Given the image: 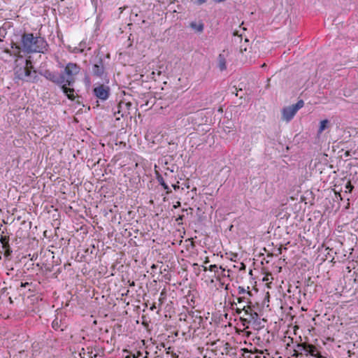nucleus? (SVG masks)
Here are the masks:
<instances>
[{
	"label": "nucleus",
	"mask_w": 358,
	"mask_h": 358,
	"mask_svg": "<svg viewBox=\"0 0 358 358\" xmlns=\"http://www.w3.org/2000/svg\"><path fill=\"white\" fill-rule=\"evenodd\" d=\"M22 50L26 53H44L48 48V44L44 38L34 36L32 33H24L21 37Z\"/></svg>",
	"instance_id": "nucleus-1"
},
{
	"label": "nucleus",
	"mask_w": 358,
	"mask_h": 358,
	"mask_svg": "<svg viewBox=\"0 0 358 358\" xmlns=\"http://www.w3.org/2000/svg\"><path fill=\"white\" fill-rule=\"evenodd\" d=\"M14 80L15 82L19 80L27 83H35L38 80L36 71H33L27 67H22V66L15 65L14 69Z\"/></svg>",
	"instance_id": "nucleus-2"
},
{
	"label": "nucleus",
	"mask_w": 358,
	"mask_h": 358,
	"mask_svg": "<svg viewBox=\"0 0 358 358\" xmlns=\"http://www.w3.org/2000/svg\"><path fill=\"white\" fill-rule=\"evenodd\" d=\"M80 69V66L77 64L69 62L61 72L64 83L69 86H73L76 83V76L79 74Z\"/></svg>",
	"instance_id": "nucleus-3"
},
{
	"label": "nucleus",
	"mask_w": 358,
	"mask_h": 358,
	"mask_svg": "<svg viewBox=\"0 0 358 358\" xmlns=\"http://www.w3.org/2000/svg\"><path fill=\"white\" fill-rule=\"evenodd\" d=\"M304 106L303 100H299L296 103L285 107L282 110V118L286 122H289L296 112Z\"/></svg>",
	"instance_id": "nucleus-4"
},
{
	"label": "nucleus",
	"mask_w": 358,
	"mask_h": 358,
	"mask_svg": "<svg viewBox=\"0 0 358 358\" xmlns=\"http://www.w3.org/2000/svg\"><path fill=\"white\" fill-rule=\"evenodd\" d=\"M296 348H297L296 350H298V351L303 352L306 356L310 355L312 357H315V358H324L323 356H322L320 354L317 348L315 345H313V344L306 343V342L299 343L296 345Z\"/></svg>",
	"instance_id": "nucleus-5"
},
{
	"label": "nucleus",
	"mask_w": 358,
	"mask_h": 358,
	"mask_svg": "<svg viewBox=\"0 0 358 358\" xmlns=\"http://www.w3.org/2000/svg\"><path fill=\"white\" fill-rule=\"evenodd\" d=\"M40 74L45 78L47 80L52 82L53 83L61 86L64 83V80L60 74H58L57 72L51 71L50 70H45L43 71H41Z\"/></svg>",
	"instance_id": "nucleus-6"
},
{
	"label": "nucleus",
	"mask_w": 358,
	"mask_h": 358,
	"mask_svg": "<svg viewBox=\"0 0 358 358\" xmlns=\"http://www.w3.org/2000/svg\"><path fill=\"white\" fill-rule=\"evenodd\" d=\"M94 94L99 99L106 101L109 97L110 88L103 85H99L93 90Z\"/></svg>",
	"instance_id": "nucleus-7"
},
{
	"label": "nucleus",
	"mask_w": 358,
	"mask_h": 358,
	"mask_svg": "<svg viewBox=\"0 0 358 358\" xmlns=\"http://www.w3.org/2000/svg\"><path fill=\"white\" fill-rule=\"evenodd\" d=\"M92 71L94 76L101 78L104 73L103 62L101 57L96 59L94 64L92 66Z\"/></svg>",
	"instance_id": "nucleus-8"
},
{
	"label": "nucleus",
	"mask_w": 358,
	"mask_h": 358,
	"mask_svg": "<svg viewBox=\"0 0 358 358\" xmlns=\"http://www.w3.org/2000/svg\"><path fill=\"white\" fill-rule=\"evenodd\" d=\"M61 89L64 94L68 97L70 100H74L75 96H74V89L70 87L69 85H66V83H63L61 86Z\"/></svg>",
	"instance_id": "nucleus-9"
},
{
	"label": "nucleus",
	"mask_w": 358,
	"mask_h": 358,
	"mask_svg": "<svg viewBox=\"0 0 358 358\" xmlns=\"http://www.w3.org/2000/svg\"><path fill=\"white\" fill-rule=\"evenodd\" d=\"M131 106L130 102H120L117 105V110L114 111V115L116 116L117 115H120V117H124V114L122 111L124 108L129 109V108Z\"/></svg>",
	"instance_id": "nucleus-10"
},
{
	"label": "nucleus",
	"mask_w": 358,
	"mask_h": 358,
	"mask_svg": "<svg viewBox=\"0 0 358 358\" xmlns=\"http://www.w3.org/2000/svg\"><path fill=\"white\" fill-rule=\"evenodd\" d=\"M157 178L158 182L166 190V194H170L171 192V190L170 187L168 186V185L165 182L163 177L160 174L157 173V178Z\"/></svg>",
	"instance_id": "nucleus-11"
},
{
	"label": "nucleus",
	"mask_w": 358,
	"mask_h": 358,
	"mask_svg": "<svg viewBox=\"0 0 358 358\" xmlns=\"http://www.w3.org/2000/svg\"><path fill=\"white\" fill-rule=\"evenodd\" d=\"M218 66L221 71L227 69L226 60L223 55L220 54L218 57Z\"/></svg>",
	"instance_id": "nucleus-12"
},
{
	"label": "nucleus",
	"mask_w": 358,
	"mask_h": 358,
	"mask_svg": "<svg viewBox=\"0 0 358 358\" xmlns=\"http://www.w3.org/2000/svg\"><path fill=\"white\" fill-rule=\"evenodd\" d=\"M0 243L2 245L3 249L10 247V244H9V237L8 236L1 235Z\"/></svg>",
	"instance_id": "nucleus-13"
},
{
	"label": "nucleus",
	"mask_w": 358,
	"mask_h": 358,
	"mask_svg": "<svg viewBox=\"0 0 358 358\" xmlns=\"http://www.w3.org/2000/svg\"><path fill=\"white\" fill-rule=\"evenodd\" d=\"M190 27L193 29H195L196 31H197L198 32H202L203 30V27H204L203 23L197 24L196 22H194L190 24Z\"/></svg>",
	"instance_id": "nucleus-14"
},
{
	"label": "nucleus",
	"mask_w": 358,
	"mask_h": 358,
	"mask_svg": "<svg viewBox=\"0 0 358 358\" xmlns=\"http://www.w3.org/2000/svg\"><path fill=\"white\" fill-rule=\"evenodd\" d=\"M329 124V120H324L320 122V127L318 129V133L321 134L322 131L328 127Z\"/></svg>",
	"instance_id": "nucleus-15"
},
{
	"label": "nucleus",
	"mask_w": 358,
	"mask_h": 358,
	"mask_svg": "<svg viewBox=\"0 0 358 358\" xmlns=\"http://www.w3.org/2000/svg\"><path fill=\"white\" fill-rule=\"evenodd\" d=\"M3 250H4L5 257L10 259L12 252H13L12 249L10 248V247H9V248H4Z\"/></svg>",
	"instance_id": "nucleus-16"
},
{
	"label": "nucleus",
	"mask_w": 358,
	"mask_h": 358,
	"mask_svg": "<svg viewBox=\"0 0 358 358\" xmlns=\"http://www.w3.org/2000/svg\"><path fill=\"white\" fill-rule=\"evenodd\" d=\"M250 316L251 320H257L259 318V315H258L257 313H256L255 311L250 313Z\"/></svg>",
	"instance_id": "nucleus-17"
},
{
	"label": "nucleus",
	"mask_w": 358,
	"mask_h": 358,
	"mask_svg": "<svg viewBox=\"0 0 358 358\" xmlns=\"http://www.w3.org/2000/svg\"><path fill=\"white\" fill-rule=\"evenodd\" d=\"M22 67H27L28 69H30L31 70L33 69V66L31 64V62L29 59L25 60V65L22 66Z\"/></svg>",
	"instance_id": "nucleus-18"
},
{
	"label": "nucleus",
	"mask_w": 358,
	"mask_h": 358,
	"mask_svg": "<svg viewBox=\"0 0 358 358\" xmlns=\"http://www.w3.org/2000/svg\"><path fill=\"white\" fill-rule=\"evenodd\" d=\"M52 327L54 329L57 330L59 328V322L55 320L52 323Z\"/></svg>",
	"instance_id": "nucleus-19"
},
{
	"label": "nucleus",
	"mask_w": 358,
	"mask_h": 358,
	"mask_svg": "<svg viewBox=\"0 0 358 358\" xmlns=\"http://www.w3.org/2000/svg\"><path fill=\"white\" fill-rule=\"evenodd\" d=\"M242 310L245 312V315H250V313L252 312V311L250 310V307L243 306V308H242Z\"/></svg>",
	"instance_id": "nucleus-20"
},
{
	"label": "nucleus",
	"mask_w": 358,
	"mask_h": 358,
	"mask_svg": "<svg viewBox=\"0 0 358 358\" xmlns=\"http://www.w3.org/2000/svg\"><path fill=\"white\" fill-rule=\"evenodd\" d=\"M238 294H243L246 292V290H245V289L243 287L239 286L238 288Z\"/></svg>",
	"instance_id": "nucleus-21"
},
{
	"label": "nucleus",
	"mask_w": 358,
	"mask_h": 358,
	"mask_svg": "<svg viewBox=\"0 0 358 358\" xmlns=\"http://www.w3.org/2000/svg\"><path fill=\"white\" fill-rule=\"evenodd\" d=\"M302 355H303V352H299V351H298V350H294L292 356H294V357H299V356H301Z\"/></svg>",
	"instance_id": "nucleus-22"
},
{
	"label": "nucleus",
	"mask_w": 358,
	"mask_h": 358,
	"mask_svg": "<svg viewBox=\"0 0 358 358\" xmlns=\"http://www.w3.org/2000/svg\"><path fill=\"white\" fill-rule=\"evenodd\" d=\"M217 268V265H215V264H213V265H210V266H209V270H210V271H215V268Z\"/></svg>",
	"instance_id": "nucleus-23"
},
{
	"label": "nucleus",
	"mask_w": 358,
	"mask_h": 358,
	"mask_svg": "<svg viewBox=\"0 0 358 358\" xmlns=\"http://www.w3.org/2000/svg\"><path fill=\"white\" fill-rule=\"evenodd\" d=\"M14 47H15L16 49H17V50H18V54H20V47L19 45H15V43H13V45H12V48H13ZM18 57H21V56H20V55H18Z\"/></svg>",
	"instance_id": "nucleus-24"
},
{
	"label": "nucleus",
	"mask_w": 358,
	"mask_h": 358,
	"mask_svg": "<svg viewBox=\"0 0 358 358\" xmlns=\"http://www.w3.org/2000/svg\"><path fill=\"white\" fill-rule=\"evenodd\" d=\"M206 1V0H196V3L197 5H201L204 3Z\"/></svg>",
	"instance_id": "nucleus-25"
},
{
	"label": "nucleus",
	"mask_w": 358,
	"mask_h": 358,
	"mask_svg": "<svg viewBox=\"0 0 358 358\" xmlns=\"http://www.w3.org/2000/svg\"><path fill=\"white\" fill-rule=\"evenodd\" d=\"M220 268L222 270V272L221 275H222V276H226L225 269H224V268H223L222 266H220Z\"/></svg>",
	"instance_id": "nucleus-26"
},
{
	"label": "nucleus",
	"mask_w": 358,
	"mask_h": 358,
	"mask_svg": "<svg viewBox=\"0 0 358 358\" xmlns=\"http://www.w3.org/2000/svg\"><path fill=\"white\" fill-rule=\"evenodd\" d=\"M347 189H349L350 191H351L352 187V185L350 184V182H348L347 185H346V187H345Z\"/></svg>",
	"instance_id": "nucleus-27"
},
{
	"label": "nucleus",
	"mask_w": 358,
	"mask_h": 358,
	"mask_svg": "<svg viewBox=\"0 0 358 358\" xmlns=\"http://www.w3.org/2000/svg\"><path fill=\"white\" fill-rule=\"evenodd\" d=\"M237 300L238 303H241L245 301V297H238Z\"/></svg>",
	"instance_id": "nucleus-28"
},
{
	"label": "nucleus",
	"mask_w": 358,
	"mask_h": 358,
	"mask_svg": "<svg viewBox=\"0 0 358 358\" xmlns=\"http://www.w3.org/2000/svg\"><path fill=\"white\" fill-rule=\"evenodd\" d=\"M242 311H243V310L241 308H236V313L238 315H240L242 313Z\"/></svg>",
	"instance_id": "nucleus-29"
},
{
	"label": "nucleus",
	"mask_w": 358,
	"mask_h": 358,
	"mask_svg": "<svg viewBox=\"0 0 358 358\" xmlns=\"http://www.w3.org/2000/svg\"><path fill=\"white\" fill-rule=\"evenodd\" d=\"M255 353H258V354H260V355H262L264 353V352L262 350H257L256 349L255 350Z\"/></svg>",
	"instance_id": "nucleus-30"
},
{
	"label": "nucleus",
	"mask_w": 358,
	"mask_h": 358,
	"mask_svg": "<svg viewBox=\"0 0 358 358\" xmlns=\"http://www.w3.org/2000/svg\"><path fill=\"white\" fill-rule=\"evenodd\" d=\"M4 52H5L6 53L8 54L9 55H11V51H10V50H8V49H6V50H4Z\"/></svg>",
	"instance_id": "nucleus-31"
},
{
	"label": "nucleus",
	"mask_w": 358,
	"mask_h": 358,
	"mask_svg": "<svg viewBox=\"0 0 358 358\" xmlns=\"http://www.w3.org/2000/svg\"><path fill=\"white\" fill-rule=\"evenodd\" d=\"M28 285H29V282H24V283L22 282L21 283V287H25Z\"/></svg>",
	"instance_id": "nucleus-32"
},
{
	"label": "nucleus",
	"mask_w": 358,
	"mask_h": 358,
	"mask_svg": "<svg viewBox=\"0 0 358 358\" xmlns=\"http://www.w3.org/2000/svg\"><path fill=\"white\" fill-rule=\"evenodd\" d=\"M255 358H266V357L264 356V355H263V356H262V355H257V356H255Z\"/></svg>",
	"instance_id": "nucleus-33"
},
{
	"label": "nucleus",
	"mask_w": 358,
	"mask_h": 358,
	"mask_svg": "<svg viewBox=\"0 0 358 358\" xmlns=\"http://www.w3.org/2000/svg\"><path fill=\"white\" fill-rule=\"evenodd\" d=\"M172 187H173V189H178V188H179V185H176V184H175V185H172Z\"/></svg>",
	"instance_id": "nucleus-34"
},
{
	"label": "nucleus",
	"mask_w": 358,
	"mask_h": 358,
	"mask_svg": "<svg viewBox=\"0 0 358 358\" xmlns=\"http://www.w3.org/2000/svg\"><path fill=\"white\" fill-rule=\"evenodd\" d=\"M142 355V352L141 351L137 352V357H141Z\"/></svg>",
	"instance_id": "nucleus-35"
},
{
	"label": "nucleus",
	"mask_w": 358,
	"mask_h": 358,
	"mask_svg": "<svg viewBox=\"0 0 358 358\" xmlns=\"http://www.w3.org/2000/svg\"><path fill=\"white\" fill-rule=\"evenodd\" d=\"M213 1L217 3H221V2H224L225 0H213Z\"/></svg>",
	"instance_id": "nucleus-36"
},
{
	"label": "nucleus",
	"mask_w": 358,
	"mask_h": 358,
	"mask_svg": "<svg viewBox=\"0 0 358 358\" xmlns=\"http://www.w3.org/2000/svg\"><path fill=\"white\" fill-rule=\"evenodd\" d=\"M155 308H156V306H155V304H153V305L152 306V307L150 308V309H151V310H153L154 309H155Z\"/></svg>",
	"instance_id": "nucleus-37"
},
{
	"label": "nucleus",
	"mask_w": 358,
	"mask_h": 358,
	"mask_svg": "<svg viewBox=\"0 0 358 358\" xmlns=\"http://www.w3.org/2000/svg\"><path fill=\"white\" fill-rule=\"evenodd\" d=\"M278 250L279 254H281V253H282V248H279L278 249Z\"/></svg>",
	"instance_id": "nucleus-38"
},
{
	"label": "nucleus",
	"mask_w": 358,
	"mask_h": 358,
	"mask_svg": "<svg viewBox=\"0 0 358 358\" xmlns=\"http://www.w3.org/2000/svg\"><path fill=\"white\" fill-rule=\"evenodd\" d=\"M247 294L249 295V296H252V292L250 291H248L247 292Z\"/></svg>",
	"instance_id": "nucleus-39"
},
{
	"label": "nucleus",
	"mask_w": 358,
	"mask_h": 358,
	"mask_svg": "<svg viewBox=\"0 0 358 358\" xmlns=\"http://www.w3.org/2000/svg\"><path fill=\"white\" fill-rule=\"evenodd\" d=\"M208 262H209L208 258H206V261H205V263L206 264V263H208Z\"/></svg>",
	"instance_id": "nucleus-40"
},
{
	"label": "nucleus",
	"mask_w": 358,
	"mask_h": 358,
	"mask_svg": "<svg viewBox=\"0 0 358 358\" xmlns=\"http://www.w3.org/2000/svg\"><path fill=\"white\" fill-rule=\"evenodd\" d=\"M148 352H146V355L143 358H148Z\"/></svg>",
	"instance_id": "nucleus-41"
},
{
	"label": "nucleus",
	"mask_w": 358,
	"mask_h": 358,
	"mask_svg": "<svg viewBox=\"0 0 358 358\" xmlns=\"http://www.w3.org/2000/svg\"><path fill=\"white\" fill-rule=\"evenodd\" d=\"M236 91H237L236 88H235ZM236 96H238V92H236Z\"/></svg>",
	"instance_id": "nucleus-42"
},
{
	"label": "nucleus",
	"mask_w": 358,
	"mask_h": 358,
	"mask_svg": "<svg viewBox=\"0 0 358 358\" xmlns=\"http://www.w3.org/2000/svg\"><path fill=\"white\" fill-rule=\"evenodd\" d=\"M236 303L235 302L232 303H231V306H233L234 305H236Z\"/></svg>",
	"instance_id": "nucleus-43"
},
{
	"label": "nucleus",
	"mask_w": 358,
	"mask_h": 358,
	"mask_svg": "<svg viewBox=\"0 0 358 358\" xmlns=\"http://www.w3.org/2000/svg\"><path fill=\"white\" fill-rule=\"evenodd\" d=\"M241 320L242 321H244V322H245V321H247V320H246V319H242V318H241Z\"/></svg>",
	"instance_id": "nucleus-44"
},
{
	"label": "nucleus",
	"mask_w": 358,
	"mask_h": 358,
	"mask_svg": "<svg viewBox=\"0 0 358 358\" xmlns=\"http://www.w3.org/2000/svg\"><path fill=\"white\" fill-rule=\"evenodd\" d=\"M203 270H204V271H206V270H207V268L204 266V267H203Z\"/></svg>",
	"instance_id": "nucleus-45"
},
{
	"label": "nucleus",
	"mask_w": 358,
	"mask_h": 358,
	"mask_svg": "<svg viewBox=\"0 0 358 358\" xmlns=\"http://www.w3.org/2000/svg\"><path fill=\"white\" fill-rule=\"evenodd\" d=\"M120 117H116V120H120Z\"/></svg>",
	"instance_id": "nucleus-46"
},
{
	"label": "nucleus",
	"mask_w": 358,
	"mask_h": 358,
	"mask_svg": "<svg viewBox=\"0 0 358 358\" xmlns=\"http://www.w3.org/2000/svg\"><path fill=\"white\" fill-rule=\"evenodd\" d=\"M164 292H162L161 293V296H163V295H164Z\"/></svg>",
	"instance_id": "nucleus-47"
},
{
	"label": "nucleus",
	"mask_w": 358,
	"mask_h": 358,
	"mask_svg": "<svg viewBox=\"0 0 358 358\" xmlns=\"http://www.w3.org/2000/svg\"><path fill=\"white\" fill-rule=\"evenodd\" d=\"M265 66H266V64H264L262 65V67H265Z\"/></svg>",
	"instance_id": "nucleus-48"
},
{
	"label": "nucleus",
	"mask_w": 358,
	"mask_h": 358,
	"mask_svg": "<svg viewBox=\"0 0 358 358\" xmlns=\"http://www.w3.org/2000/svg\"><path fill=\"white\" fill-rule=\"evenodd\" d=\"M133 358H138L136 356L134 355Z\"/></svg>",
	"instance_id": "nucleus-49"
}]
</instances>
